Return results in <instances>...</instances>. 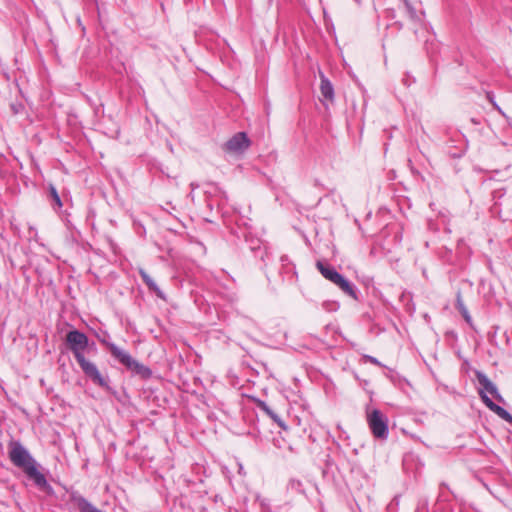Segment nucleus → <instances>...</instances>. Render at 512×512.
Instances as JSON below:
<instances>
[{
    "instance_id": "f257e3e1",
    "label": "nucleus",
    "mask_w": 512,
    "mask_h": 512,
    "mask_svg": "<svg viewBox=\"0 0 512 512\" xmlns=\"http://www.w3.org/2000/svg\"><path fill=\"white\" fill-rule=\"evenodd\" d=\"M66 344L73 353L83 373L96 385L107 388L108 380L101 375L97 366L84 356V352L90 346L87 335L76 329L71 330L66 334Z\"/></svg>"
},
{
    "instance_id": "f03ea898",
    "label": "nucleus",
    "mask_w": 512,
    "mask_h": 512,
    "mask_svg": "<svg viewBox=\"0 0 512 512\" xmlns=\"http://www.w3.org/2000/svg\"><path fill=\"white\" fill-rule=\"evenodd\" d=\"M11 463L20 469L30 480H46L45 469L30 454L20 441L11 440L8 445Z\"/></svg>"
},
{
    "instance_id": "7ed1b4c3",
    "label": "nucleus",
    "mask_w": 512,
    "mask_h": 512,
    "mask_svg": "<svg viewBox=\"0 0 512 512\" xmlns=\"http://www.w3.org/2000/svg\"><path fill=\"white\" fill-rule=\"evenodd\" d=\"M475 376L479 385L481 386V388L478 390V393L483 403L498 417L507 421L508 423H512V415L504 408L494 403L488 396V394H490L497 401H504L496 385L481 371H476Z\"/></svg>"
},
{
    "instance_id": "20e7f679",
    "label": "nucleus",
    "mask_w": 512,
    "mask_h": 512,
    "mask_svg": "<svg viewBox=\"0 0 512 512\" xmlns=\"http://www.w3.org/2000/svg\"><path fill=\"white\" fill-rule=\"evenodd\" d=\"M106 346L109 349L111 355L128 370H131L132 372L141 375L144 378L151 376V370L135 360L128 352L121 349L114 343H106Z\"/></svg>"
},
{
    "instance_id": "39448f33",
    "label": "nucleus",
    "mask_w": 512,
    "mask_h": 512,
    "mask_svg": "<svg viewBox=\"0 0 512 512\" xmlns=\"http://www.w3.org/2000/svg\"><path fill=\"white\" fill-rule=\"evenodd\" d=\"M367 423L375 438L387 439L389 433L388 419L380 410L374 409L367 413Z\"/></svg>"
},
{
    "instance_id": "423d86ee",
    "label": "nucleus",
    "mask_w": 512,
    "mask_h": 512,
    "mask_svg": "<svg viewBox=\"0 0 512 512\" xmlns=\"http://www.w3.org/2000/svg\"><path fill=\"white\" fill-rule=\"evenodd\" d=\"M250 145L251 142L247 134L245 132H238L224 144V150L233 154H242Z\"/></svg>"
},
{
    "instance_id": "0eeeda50",
    "label": "nucleus",
    "mask_w": 512,
    "mask_h": 512,
    "mask_svg": "<svg viewBox=\"0 0 512 512\" xmlns=\"http://www.w3.org/2000/svg\"><path fill=\"white\" fill-rule=\"evenodd\" d=\"M316 267L321 275L332 283H334L336 279L341 275L334 269V267L322 261H317Z\"/></svg>"
},
{
    "instance_id": "6e6552de",
    "label": "nucleus",
    "mask_w": 512,
    "mask_h": 512,
    "mask_svg": "<svg viewBox=\"0 0 512 512\" xmlns=\"http://www.w3.org/2000/svg\"><path fill=\"white\" fill-rule=\"evenodd\" d=\"M139 274H140L143 282L147 285L148 289L151 292L155 293L157 295V297H159L161 299H165V295H164L163 291L157 286V284L152 279V277L143 268L139 269Z\"/></svg>"
},
{
    "instance_id": "1a4fd4ad",
    "label": "nucleus",
    "mask_w": 512,
    "mask_h": 512,
    "mask_svg": "<svg viewBox=\"0 0 512 512\" xmlns=\"http://www.w3.org/2000/svg\"><path fill=\"white\" fill-rule=\"evenodd\" d=\"M320 91L321 95L324 97V99L332 102L334 100V88L332 83L328 80V78L323 74L320 73Z\"/></svg>"
},
{
    "instance_id": "9d476101",
    "label": "nucleus",
    "mask_w": 512,
    "mask_h": 512,
    "mask_svg": "<svg viewBox=\"0 0 512 512\" xmlns=\"http://www.w3.org/2000/svg\"><path fill=\"white\" fill-rule=\"evenodd\" d=\"M333 284L338 286L348 296L357 299L354 286L344 276L340 275Z\"/></svg>"
},
{
    "instance_id": "9b49d317",
    "label": "nucleus",
    "mask_w": 512,
    "mask_h": 512,
    "mask_svg": "<svg viewBox=\"0 0 512 512\" xmlns=\"http://www.w3.org/2000/svg\"><path fill=\"white\" fill-rule=\"evenodd\" d=\"M75 504L80 512H103L82 497L75 498Z\"/></svg>"
},
{
    "instance_id": "f8f14e48",
    "label": "nucleus",
    "mask_w": 512,
    "mask_h": 512,
    "mask_svg": "<svg viewBox=\"0 0 512 512\" xmlns=\"http://www.w3.org/2000/svg\"><path fill=\"white\" fill-rule=\"evenodd\" d=\"M456 308L459 310V312L461 313V315L463 316V318L465 319V321L467 323H471V316L467 310V308L465 307L464 303H463V300H462V297H461V294L458 293L457 294V298H456Z\"/></svg>"
},
{
    "instance_id": "ddd939ff",
    "label": "nucleus",
    "mask_w": 512,
    "mask_h": 512,
    "mask_svg": "<svg viewBox=\"0 0 512 512\" xmlns=\"http://www.w3.org/2000/svg\"><path fill=\"white\" fill-rule=\"evenodd\" d=\"M49 192H50V196H51L52 200L54 201L55 205L58 208L62 207V202H61L60 196H59L56 188L53 185L49 186Z\"/></svg>"
},
{
    "instance_id": "4468645a",
    "label": "nucleus",
    "mask_w": 512,
    "mask_h": 512,
    "mask_svg": "<svg viewBox=\"0 0 512 512\" xmlns=\"http://www.w3.org/2000/svg\"><path fill=\"white\" fill-rule=\"evenodd\" d=\"M405 6L407 8V11L409 13V16L412 18V19H415L417 18V13H416V10L408 3V2H405Z\"/></svg>"
},
{
    "instance_id": "2eb2a0df",
    "label": "nucleus",
    "mask_w": 512,
    "mask_h": 512,
    "mask_svg": "<svg viewBox=\"0 0 512 512\" xmlns=\"http://www.w3.org/2000/svg\"><path fill=\"white\" fill-rule=\"evenodd\" d=\"M35 483L39 486L40 490L48 491V489H49L48 482L43 481V482H35Z\"/></svg>"
},
{
    "instance_id": "dca6fc26",
    "label": "nucleus",
    "mask_w": 512,
    "mask_h": 512,
    "mask_svg": "<svg viewBox=\"0 0 512 512\" xmlns=\"http://www.w3.org/2000/svg\"><path fill=\"white\" fill-rule=\"evenodd\" d=\"M365 359L367 362H370L374 365H380V362L375 358V357H372V356H365Z\"/></svg>"
}]
</instances>
